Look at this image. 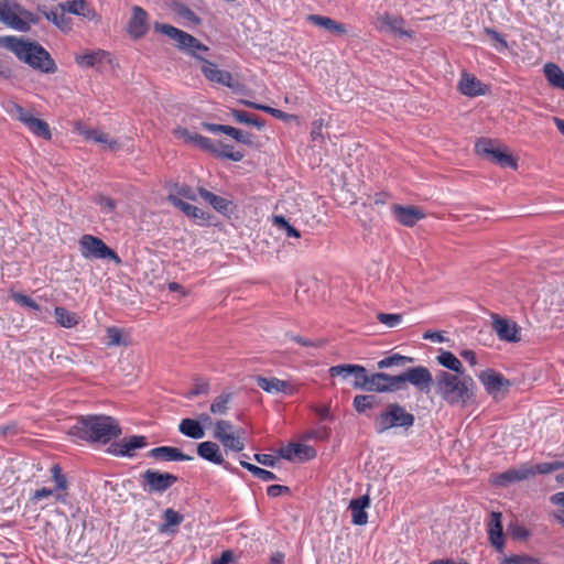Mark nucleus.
<instances>
[{
	"mask_svg": "<svg viewBox=\"0 0 564 564\" xmlns=\"http://www.w3.org/2000/svg\"><path fill=\"white\" fill-rule=\"evenodd\" d=\"M435 393L451 405H466L475 397V382L466 375L438 370L434 380Z\"/></svg>",
	"mask_w": 564,
	"mask_h": 564,
	"instance_id": "obj_1",
	"label": "nucleus"
},
{
	"mask_svg": "<svg viewBox=\"0 0 564 564\" xmlns=\"http://www.w3.org/2000/svg\"><path fill=\"white\" fill-rule=\"evenodd\" d=\"M0 43L32 68L46 74L56 72V64L50 53L37 42L8 35L2 37Z\"/></svg>",
	"mask_w": 564,
	"mask_h": 564,
	"instance_id": "obj_2",
	"label": "nucleus"
},
{
	"mask_svg": "<svg viewBox=\"0 0 564 564\" xmlns=\"http://www.w3.org/2000/svg\"><path fill=\"white\" fill-rule=\"evenodd\" d=\"M69 434L89 442L108 443L121 434L118 422L107 415L82 416L69 430Z\"/></svg>",
	"mask_w": 564,
	"mask_h": 564,
	"instance_id": "obj_3",
	"label": "nucleus"
},
{
	"mask_svg": "<svg viewBox=\"0 0 564 564\" xmlns=\"http://www.w3.org/2000/svg\"><path fill=\"white\" fill-rule=\"evenodd\" d=\"M0 22L18 32L28 33L40 23V18L15 1L0 0Z\"/></svg>",
	"mask_w": 564,
	"mask_h": 564,
	"instance_id": "obj_4",
	"label": "nucleus"
},
{
	"mask_svg": "<svg viewBox=\"0 0 564 564\" xmlns=\"http://www.w3.org/2000/svg\"><path fill=\"white\" fill-rule=\"evenodd\" d=\"M155 30L174 40L181 51H184L194 57L204 61L203 54L208 52V47L193 35L170 24H156Z\"/></svg>",
	"mask_w": 564,
	"mask_h": 564,
	"instance_id": "obj_5",
	"label": "nucleus"
},
{
	"mask_svg": "<svg viewBox=\"0 0 564 564\" xmlns=\"http://www.w3.org/2000/svg\"><path fill=\"white\" fill-rule=\"evenodd\" d=\"M414 415L405 411L398 403L388 404L387 409L376 419L378 433H383L392 427L410 429L414 424Z\"/></svg>",
	"mask_w": 564,
	"mask_h": 564,
	"instance_id": "obj_6",
	"label": "nucleus"
},
{
	"mask_svg": "<svg viewBox=\"0 0 564 564\" xmlns=\"http://www.w3.org/2000/svg\"><path fill=\"white\" fill-rule=\"evenodd\" d=\"M8 111L21 123H23L34 135L45 140L52 139V132L46 121L34 117V115L24 109L22 106L14 101L8 105Z\"/></svg>",
	"mask_w": 564,
	"mask_h": 564,
	"instance_id": "obj_7",
	"label": "nucleus"
},
{
	"mask_svg": "<svg viewBox=\"0 0 564 564\" xmlns=\"http://www.w3.org/2000/svg\"><path fill=\"white\" fill-rule=\"evenodd\" d=\"M79 252L85 259H109L120 264L121 259L115 250L109 248L100 238L93 235H84L79 241Z\"/></svg>",
	"mask_w": 564,
	"mask_h": 564,
	"instance_id": "obj_8",
	"label": "nucleus"
},
{
	"mask_svg": "<svg viewBox=\"0 0 564 564\" xmlns=\"http://www.w3.org/2000/svg\"><path fill=\"white\" fill-rule=\"evenodd\" d=\"M52 479L55 484L54 489L43 487L33 492L31 497L32 502H39L42 499L53 496L56 501L66 502L68 496V481L66 476L62 473L58 465H53L51 468Z\"/></svg>",
	"mask_w": 564,
	"mask_h": 564,
	"instance_id": "obj_9",
	"label": "nucleus"
},
{
	"mask_svg": "<svg viewBox=\"0 0 564 564\" xmlns=\"http://www.w3.org/2000/svg\"><path fill=\"white\" fill-rule=\"evenodd\" d=\"M434 380L435 378H433L430 370L423 366L410 368L406 371L397 376V383L399 386V390L404 389L405 383L410 382L419 391L425 393L430 391L432 383H434Z\"/></svg>",
	"mask_w": 564,
	"mask_h": 564,
	"instance_id": "obj_10",
	"label": "nucleus"
},
{
	"mask_svg": "<svg viewBox=\"0 0 564 564\" xmlns=\"http://www.w3.org/2000/svg\"><path fill=\"white\" fill-rule=\"evenodd\" d=\"M144 490L149 492H163L172 487L177 477L169 473L148 469L142 474Z\"/></svg>",
	"mask_w": 564,
	"mask_h": 564,
	"instance_id": "obj_11",
	"label": "nucleus"
},
{
	"mask_svg": "<svg viewBox=\"0 0 564 564\" xmlns=\"http://www.w3.org/2000/svg\"><path fill=\"white\" fill-rule=\"evenodd\" d=\"M203 424L208 426L212 424V417L208 413H202L198 420L183 419L178 425V431L187 437L199 440L205 436Z\"/></svg>",
	"mask_w": 564,
	"mask_h": 564,
	"instance_id": "obj_12",
	"label": "nucleus"
},
{
	"mask_svg": "<svg viewBox=\"0 0 564 564\" xmlns=\"http://www.w3.org/2000/svg\"><path fill=\"white\" fill-rule=\"evenodd\" d=\"M479 380L486 391L494 398H497L499 393L505 392L510 387L509 380L492 369L482 371L479 375Z\"/></svg>",
	"mask_w": 564,
	"mask_h": 564,
	"instance_id": "obj_13",
	"label": "nucleus"
},
{
	"mask_svg": "<svg viewBox=\"0 0 564 564\" xmlns=\"http://www.w3.org/2000/svg\"><path fill=\"white\" fill-rule=\"evenodd\" d=\"M492 328L498 338L503 341L517 343L520 340L519 327L517 323L492 315Z\"/></svg>",
	"mask_w": 564,
	"mask_h": 564,
	"instance_id": "obj_14",
	"label": "nucleus"
},
{
	"mask_svg": "<svg viewBox=\"0 0 564 564\" xmlns=\"http://www.w3.org/2000/svg\"><path fill=\"white\" fill-rule=\"evenodd\" d=\"M404 20L401 17L392 15L388 12L377 14L375 26L377 30L383 32H392L399 35H410L409 32L403 30Z\"/></svg>",
	"mask_w": 564,
	"mask_h": 564,
	"instance_id": "obj_15",
	"label": "nucleus"
},
{
	"mask_svg": "<svg viewBox=\"0 0 564 564\" xmlns=\"http://www.w3.org/2000/svg\"><path fill=\"white\" fill-rule=\"evenodd\" d=\"M367 391L369 392H389L398 391L397 376H390L384 372L370 375Z\"/></svg>",
	"mask_w": 564,
	"mask_h": 564,
	"instance_id": "obj_16",
	"label": "nucleus"
},
{
	"mask_svg": "<svg viewBox=\"0 0 564 564\" xmlns=\"http://www.w3.org/2000/svg\"><path fill=\"white\" fill-rule=\"evenodd\" d=\"M59 7L63 11H67L76 15H83L87 20L95 21L96 23L101 21V17L85 0H68L61 3Z\"/></svg>",
	"mask_w": 564,
	"mask_h": 564,
	"instance_id": "obj_17",
	"label": "nucleus"
},
{
	"mask_svg": "<svg viewBox=\"0 0 564 564\" xmlns=\"http://www.w3.org/2000/svg\"><path fill=\"white\" fill-rule=\"evenodd\" d=\"M307 21L335 36H344L348 33V28L345 23L338 22L326 15L311 14L307 17Z\"/></svg>",
	"mask_w": 564,
	"mask_h": 564,
	"instance_id": "obj_18",
	"label": "nucleus"
},
{
	"mask_svg": "<svg viewBox=\"0 0 564 564\" xmlns=\"http://www.w3.org/2000/svg\"><path fill=\"white\" fill-rule=\"evenodd\" d=\"M149 29L148 13L139 6L132 8V15L128 24V33L133 39L142 37Z\"/></svg>",
	"mask_w": 564,
	"mask_h": 564,
	"instance_id": "obj_19",
	"label": "nucleus"
},
{
	"mask_svg": "<svg viewBox=\"0 0 564 564\" xmlns=\"http://www.w3.org/2000/svg\"><path fill=\"white\" fill-rule=\"evenodd\" d=\"M458 90L468 97L481 96L487 93V86L484 85L474 75L463 72L458 82Z\"/></svg>",
	"mask_w": 564,
	"mask_h": 564,
	"instance_id": "obj_20",
	"label": "nucleus"
},
{
	"mask_svg": "<svg viewBox=\"0 0 564 564\" xmlns=\"http://www.w3.org/2000/svg\"><path fill=\"white\" fill-rule=\"evenodd\" d=\"M203 62H204V64L202 66V72L208 80H210L213 83L221 84V85L230 87V88L234 87L232 76L229 72L219 69L212 62H208L205 59Z\"/></svg>",
	"mask_w": 564,
	"mask_h": 564,
	"instance_id": "obj_21",
	"label": "nucleus"
},
{
	"mask_svg": "<svg viewBox=\"0 0 564 564\" xmlns=\"http://www.w3.org/2000/svg\"><path fill=\"white\" fill-rule=\"evenodd\" d=\"M393 214L397 220L406 227H413L419 220L425 217V215L414 206H394Z\"/></svg>",
	"mask_w": 564,
	"mask_h": 564,
	"instance_id": "obj_22",
	"label": "nucleus"
},
{
	"mask_svg": "<svg viewBox=\"0 0 564 564\" xmlns=\"http://www.w3.org/2000/svg\"><path fill=\"white\" fill-rule=\"evenodd\" d=\"M535 475V470L530 465H523L518 469H510L506 473H502L496 477V484L500 486H506L509 482L520 481L523 479H528Z\"/></svg>",
	"mask_w": 564,
	"mask_h": 564,
	"instance_id": "obj_23",
	"label": "nucleus"
},
{
	"mask_svg": "<svg viewBox=\"0 0 564 564\" xmlns=\"http://www.w3.org/2000/svg\"><path fill=\"white\" fill-rule=\"evenodd\" d=\"M149 456L154 459H161L165 462L192 460L194 458L191 455L182 453L181 449L171 446L152 448L149 452Z\"/></svg>",
	"mask_w": 564,
	"mask_h": 564,
	"instance_id": "obj_24",
	"label": "nucleus"
},
{
	"mask_svg": "<svg viewBox=\"0 0 564 564\" xmlns=\"http://www.w3.org/2000/svg\"><path fill=\"white\" fill-rule=\"evenodd\" d=\"M281 457L292 460L299 457L302 460L312 459L315 457L316 452L313 447L304 444H289L280 451Z\"/></svg>",
	"mask_w": 564,
	"mask_h": 564,
	"instance_id": "obj_25",
	"label": "nucleus"
},
{
	"mask_svg": "<svg viewBox=\"0 0 564 564\" xmlns=\"http://www.w3.org/2000/svg\"><path fill=\"white\" fill-rule=\"evenodd\" d=\"M370 505L368 495H364L357 499H352L349 503L351 510L352 523L356 525H365L368 522V514L366 508Z\"/></svg>",
	"mask_w": 564,
	"mask_h": 564,
	"instance_id": "obj_26",
	"label": "nucleus"
},
{
	"mask_svg": "<svg viewBox=\"0 0 564 564\" xmlns=\"http://www.w3.org/2000/svg\"><path fill=\"white\" fill-rule=\"evenodd\" d=\"M197 454L202 458L216 465H221L225 462L218 444L212 441L199 443L197 445Z\"/></svg>",
	"mask_w": 564,
	"mask_h": 564,
	"instance_id": "obj_27",
	"label": "nucleus"
},
{
	"mask_svg": "<svg viewBox=\"0 0 564 564\" xmlns=\"http://www.w3.org/2000/svg\"><path fill=\"white\" fill-rule=\"evenodd\" d=\"M147 445V438L141 435H134L122 440L120 443L112 445L113 454L131 456L132 452Z\"/></svg>",
	"mask_w": 564,
	"mask_h": 564,
	"instance_id": "obj_28",
	"label": "nucleus"
},
{
	"mask_svg": "<svg viewBox=\"0 0 564 564\" xmlns=\"http://www.w3.org/2000/svg\"><path fill=\"white\" fill-rule=\"evenodd\" d=\"M489 540L492 546L497 550H502L503 547V538H502V524H501V513L500 512H491L490 522L488 529Z\"/></svg>",
	"mask_w": 564,
	"mask_h": 564,
	"instance_id": "obj_29",
	"label": "nucleus"
},
{
	"mask_svg": "<svg viewBox=\"0 0 564 564\" xmlns=\"http://www.w3.org/2000/svg\"><path fill=\"white\" fill-rule=\"evenodd\" d=\"M169 200L171 202V204L181 209L189 218L199 219L204 221H207L209 219V215L207 213H205L203 209L194 205H191L182 200L177 195H170Z\"/></svg>",
	"mask_w": 564,
	"mask_h": 564,
	"instance_id": "obj_30",
	"label": "nucleus"
},
{
	"mask_svg": "<svg viewBox=\"0 0 564 564\" xmlns=\"http://www.w3.org/2000/svg\"><path fill=\"white\" fill-rule=\"evenodd\" d=\"M184 521V516L172 508L163 513V522L159 525L160 533H176V528Z\"/></svg>",
	"mask_w": 564,
	"mask_h": 564,
	"instance_id": "obj_31",
	"label": "nucleus"
},
{
	"mask_svg": "<svg viewBox=\"0 0 564 564\" xmlns=\"http://www.w3.org/2000/svg\"><path fill=\"white\" fill-rule=\"evenodd\" d=\"M489 160L499 164L500 166H509L513 170L518 169V160L510 152L508 147L498 144L496 151L489 156Z\"/></svg>",
	"mask_w": 564,
	"mask_h": 564,
	"instance_id": "obj_32",
	"label": "nucleus"
},
{
	"mask_svg": "<svg viewBox=\"0 0 564 564\" xmlns=\"http://www.w3.org/2000/svg\"><path fill=\"white\" fill-rule=\"evenodd\" d=\"M437 362L444 368L453 371V375H465L462 361L451 351L441 350L436 357Z\"/></svg>",
	"mask_w": 564,
	"mask_h": 564,
	"instance_id": "obj_33",
	"label": "nucleus"
},
{
	"mask_svg": "<svg viewBox=\"0 0 564 564\" xmlns=\"http://www.w3.org/2000/svg\"><path fill=\"white\" fill-rule=\"evenodd\" d=\"M543 73L551 86L564 90V72L557 64L546 63L543 66Z\"/></svg>",
	"mask_w": 564,
	"mask_h": 564,
	"instance_id": "obj_34",
	"label": "nucleus"
},
{
	"mask_svg": "<svg viewBox=\"0 0 564 564\" xmlns=\"http://www.w3.org/2000/svg\"><path fill=\"white\" fill-rule=\"evenodd\" d=\"M56 323L64 328H74L79 324V317L76 313L69 312L63 306H56L54 310Z\"/></svg>",
	"mask_w": 564,
	"mask_h": 564,
	"instance_id": "obj_35",
	"label": "nucleus"
},
{
	"mask_svg": "<svg viewBox=\"0 0 564 564\" xmlns=\"http://www.w3.org/2000/svg\"><path fill=\"white\" fill-rule=\"evenodd\" d=\"M232 400V393L223 392L215 397L210 403L209 411L215 415H225L228 413L230 409V403Z\"/></svg>",
	"mask_w": 564,
	"mask_h": 564,
	"instance_id": "obj_36",
	"label": "nucleus"
},
{
	"mask_svg": "<svg viewBox=\"0 0 564 564\" xmlns=\"http://www.w3.org/2000/svg\"><path fill=\"white\" fill-rule=\"evenodd\" d=\"M257 384L268 393L285 392L288 382L278 378L257 377Z\"/></svg>",
	"mask_w": 564,
	"mask_h": 564,
	"instance_id": "obj_37",
	"label": "nucleus"
},
{
	"mask_svg": "<svg viewBox=\"0 0 564 564\" xmlns=\"http://www.w3.org/2000/svg\"><path fill=\"white\" fill-rule=\"evenodd\" d=\"M199 194L217 212L225 214V213H228L230 210L231 203L228 199H226L224 197H220V196H217V195L213 194L212 192H209V191H207L205 188H199Z\"/></svg>",
	"mask_w": 564,
	"mask_h": 564,
	"instance_id": "obj_38",
	"label": "nucleus"
},
{
	"mask_svg": "<svg viewBox=\"0 0 564 564\" xmlns=\"http://www.w3.org/2000/svg\"><path fill=\"white\" fill-rule=\"evenodd\" d=\"M242 433V430H236L232 433L225 435V437L219 440V442L225 447V449L241 452L245 448Z\"/></svg>",
	"mask_w": 564,
	"mask_h": 564,
	"instance_id": "obj_39",
	"label": "nucleus"
},
{
	"mask_svg": "<svg viewBox=\"0 0 564 564\" xmlns=\"http://www.w3.org/2000/svg\"><path fill=\"white\" fill-rule=\"evenodd\" d=\"M240 102L247 107L264 111L267 113H270L276 119L283 120V121H290L292 119H295L296 117L294 115L286 113L280 109L272 108L265 105L257 104L250 100H240Z\"/></svg>",
	"mask_w": 564,
	"mask_h": 564,
	"instance_id": "obj_40",
	"label": "nucleus"
},
{
	"mask_svg": "<svg viewBox=\"0 0 564 564\" xmlns=\"http://www.w3.org/2000/svg\"><path fill=\"white\" fill-rule=\"evenodd\" d=\"M174 11L180 20L187 26L200 24V18L183 3L176 2Z\"/></svg>",
	"mask_w": 564,
	"mask_h": 564,
	"instance_id": "obj_41",
	"label": "nucleus"
},
{
	"mask_svg": "<svg viewBox=\"0 0 564 564\" xmlns=\"http://www.w3.org/2000/svg\"><path fill=\"white\" fill-rule=\"evenodd\" d=\"M65 11L62 10V12L50 10V11H43L44 17L54 23L58 29H61L64 32H68L72 29V21L69 18H67L64 13Z\"/></svg>",
	"mask_w": 564,
	"mask_h": 564,
	"instance_id": "obj_42",
	"label": "nucleus"
},
{
	"mask_svg": "<svg viewBox=\"0 0 564 564\" xmlns=\"http://www.w3.org/2000/svg\"><path fill=\"white\" fill-rule=\"evenodd\" d=\"M498 144H500V142L497 140L480 138L476 141L475 152L480 156L489 159V156L496 151Z\"/></svg>",
	"mask_w": 564,
	"mask_h": 564,
	"instance_id": "obj_43",
	"label": "nucleus"
},
{
	"mask_svg": "<svg viewBox=\"0 0 564 564\" xmlns=\"http://www.w3.org/2000/svg\"><path fill=\"white\" fill-rule=\"evenodd\" d=\"M209 426H213V436L217 441L225 437V435L236 431L234 424L227 420H217L215 422L212 421V424H209Z\"/></svg>",
	"mask_w": 564,
	"mask_h": 564,
	"instance_id": "obj_44",
	"label": "nucleus"
},
{
	"mask_svg": "<svg viewBox=\"0 0 564 564\" xmlns=\"http://www.w3.org/2000/svg\"><path fill=\"white\" fill-rule=\"evenodd\" d=\"M187 143L194 144V145L198 147L199 149L208 151V152H218V148L210 139L203 137L196 132H193L191 134Z\"/></svg>",
	"mask_w": 564,
	"mask_h": 564,
	"instance_id": "obj_45",
	"label": "nucleus"
},
{
	"mask_svg": "<svg viewBox=\"0 0 564 564\" xmlns=\"http://www.w3.org/2000/svg\"><path fill=\"white\" fill-rule=\"evenodd\" d=\"M187 143L194 144V145L198 147L199 149L208 151V152H218V148L210 139L203 137L196 132H193L191 134Z\"/></svg>",
	"mask_w": 564,
	"mask_h": 564,
	"instance_id": "obj_46",
	"label": "nucleus"
},
{
	"mask_svg": "<svg viewBox=\"0 0 564 564\" xmlns=\"http://www.w3.org/2000/svg\"><path fill=\"white\" fill-rule=\"evenodd\" d=\"M187 143L194 144V145L198 147L199 149L208 151V152H218V148L210 139L203 137L196 132H193L191 134Z\"/></svg>",
	"mask_w": 564,
	"mask_h": 564,
	"instance_id": "obj_47",
	"label": "nucleus"
},
{
	"mask_svg": "<svg viewBox=\"0 0 564 564\" xmlns=\"http://www.w3.org/2000/svg\"><path fill=\"white\" fill-rule=\"evenodd\" d=\"M106 55H107V53L105 51L90 52V53H86L83 55H78L76 57V62L79 65L93 67L97 63H100Z\"/></svg>",
	"mask_w": 564,
	"mask_h": 564,
	"instance_id": "obj_48",
	"label": "nucleus"
},
{
	"mask_svg": "<svg viewBox=\"0 0 564 564\" xmlns=\"http://www.w3.org/2000/svg\"><path fill=\"white\" fill-rule=\"evenodd\" d=\"M376 404V397L372 394H358L354 398V408L358 413L372 409Z\"/></svg>",
	"mask_w": 564,
	"mask_h": 564,
	"instance_id": "obj_49",
	"label": "nucleus"
},
{
	"mask_svg": "<svg viewBox=\"0 0 564 564\" xmlns=\"http://www.w3.org/2000/svg\"><path fill=\"white\" fill-rule=\"evenodd\" d=\"M240 465L248 469L250 473L253 474V476H256L257 478L263 480V481H270V480H274L276 479V476L269 471V470H265V469H262L253 464H250L246 460H240Z\"/></svg>",
	"mask_w": 564,
	"mask_h": 564,
	"instance_id": "obj_50",
	"label": "nucleus"
},
{
	"mask_svg": "<svg viewBox=\"0 0 564 564\" xmlns=\"http://www.w3.org/2000/svg\"><path fill=\"white\" fill-rule=\"evenodd\" d=\"M231 116L239 123H247L257 127L259 130L264 128V121L259 118H252L248 112L241 110H232Z\"/></svg>",
	"mask_w": 564,
	"mask_h": 564,
	"instance_id": "obj_51",
	"label": "nucleus"
},
{
	"mask_svg": "<svg viewBox=\"0 0 564 564\" xmlns=\"http://www.w3.org/2000/svg\"><path fill=\"white\" fill-rule=\"evenodd\" d=\"M107 334V345L108 346H128L129 340L122 336L121 330L117 327H108L106 330Z\"/></svg>",
	"mask_w": 564,
	"mask_h": 564,
	"instance_id": "obj_52",
	"label": "nucleus"
},
{
	"mask_svg": "<svg viewBox=\"0 0 564 564\" xmlns=\"http://www.w3.org/2000/svg\"><path fill=\"white\" fill-rule=\"evenodd\" d=\"M273 225L285 231V235L290 238L299 239L301 232L294 228L283 216H274Z\"/></svg>",
	"mask_w": 564,
	"mask_h": 564,
	"instance_id": "obj_53",
	"label": "nucleus"
},
{
	"mask_svg": "<svg viewBox=\"0 0 564 564\" xmlns=\"http://www.w3.org/2000/svg\"><path fill=\"white\" fill-rule=\"evenodd\" d=\"M412 361H413V359L411 357L394 354L390 357H387V358L378 361V368L383 369V368H389V367H393V366H402L404 364L412 362Z\"/></svg>",
	"mask_w": 564,
	"mask_h": 564,
	"instance_id": "obj_54",
	"label": "nucleus"
},
{
	"mask_svg": "<svg viewBox=\"0 0 564 564\" xmlns=\"http://www.w3.org/2000/svg\"><path fill=\"white\" fill-rule=\"evenodd\" d=\"M355 369H359V370H354V375H352L355 377L354 387L356 389L367 391L370 375L367 373L366 368L362 366L356 365Z\"/></svg>",
	"mask_w": 564,
	"mask_h": 564,
	"instance_id": "obj_55",
	"label": "nucleus"
},
{
	"mask_svg": "<svg viewBox=\"0 0 564 564\" xmlns=\"http://www.w3.org/2000/svg\"><path fill=\"white\" fill-rule=\"evenodd\" d=\"M216 147L218 148V152H213V153L220 158H226V159L232 160L235 162H239L245 156L243 153L240 151H232V148L230 145H225V144L220 143Z\"/></svg>",
	"mask_w": 564,
	"mask_h": 564,
	"instance_id": "obj_56",
	"label": "nucleus"
},
{
	"mask_svg": "<svg viewBox=\"0 0 564 564\" xmlns=\"http://www.w3.org/2000/svg\"><path fill=\"white\" fill-rule=\"evenodd\" d=\"M226 134L230 135L231 138H234L236 141L238 142H241L243 144H248V145H251L253 143V140H252V134L250 133H246L243 132L242 130H239L237 128H234L231 126H228L227 127V132Z\"/></svg>",
	"mask_w": 564,
	"mask_h": 564,
	"instance_id": "obj_57",
	"label": "nucleus"
},
{
	"mask_svg": "<svg viewBox=\"0 0 564 564\" xmlns=\"http://www.w3.org/2000/svg\"><path fill=\"white\" fill-rule=\"evenodd\" d=\"M355 366L356 365H348V364L333 366L328 369V372H329L330 377H343L344 379H346L347 377L354 375V370H356Z\"/></svg>",
	"mask_w": 564,
	"mask_h": 564,
	"instance_id": "obj_58",
	"label": "nucleus"
},
{
	"mask_svg": "<svg viewBox=\"0 0 564 564\" xmlns=\"http://www.w3.org/2000/svg\"><path fill=\"white\" fill-rule=\"evenodd\" d=\"M534 468L535 474H549L554 470L563 469L564 462H552V463H541L536 465H530Z\"/></svg>",
	"mask_w": 564,
	"mask_h": 564,
	"instance_id": "obj_59",
	"label": "nucleus"
},
{
	"mask_svg": "<svg viewBox=\"0 0 564 564\" xmlns=\"http://www.w3.org/2000/svg\"><path fill=\"white\" fill-rule=\"evenodd\" d=\"M209 382L203 379H196L193 389L189 391L188 397L207 395L209 393Z\"/></svg>",
	"mask_w": 564,
	"mask_h": 564,
	"instance_id": "obj_60",
	"label": "nucleus"
},
{
	"mask_svg": "<svg viewBox=\"0 0 564 564\" xmlns=\"http://www.w3.org/2000/svg\"><path fill=\"white\" fill-rule=\"evenodd\" d=\"M96 203L100 206L102 213L105 214H112L117 207V203L115 199L104 195H98V197L96 198Z\"/></svg>",
	"mask_w": 564,
	"mask_h": 564,
	"instance_id": "obj_61",
	"label": "nucleus"
},
{
	"mask_svg": "<svg viewBox=\"0 0 564 564\" xmlns=\"http://www.w3.org/2000/svg\"><path fill=\"white\" fill-rule=\"evenodd\" d=\"M377 317L380 323L390 328L395 327L402 321V315L400 314L379 313Z\"/></svg>",
	"mask_w": 564,
	"mask_h": 564,
	"instance_id": "obj_62",
	"label": "nucleus"
},
{
	"mask_svg": "<svg viewBox=\"0 0 564 564\" xmlns=\"http://www.w3.org/2000/svg\"><path fill=\"white\" fill-rule=\"evenodd\" d=\"M11 297L19 304L30 307L33 311H40V306L30 296L21 293H12Z\"/></svg>",
	"mask_w": 564,
	"mask_h": 564,
	"instance_id": "obj_63",
	"label": "nucleus"
},
{
	"mask_svg": "<svg viewBox=\"0 0 564 564\" xmlns=\"http://www.w3.org/2000/svg\"><path fill=\"white\" fill-rule=\"evenodd\" d=\"M502 564H539V561L528 555H514L506 557Z\"/></svg>",
	"mask_w": 564,
	"mask_h": 564,
	"instance_id": "obj_64",
	"label": "nucleus"
}]
</instances>
